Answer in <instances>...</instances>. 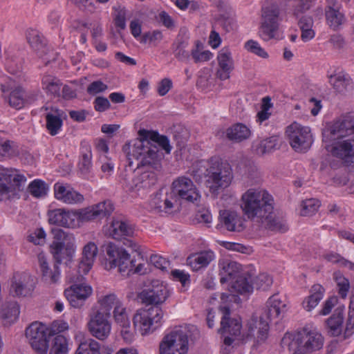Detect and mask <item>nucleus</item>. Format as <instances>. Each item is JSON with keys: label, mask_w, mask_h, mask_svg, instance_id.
<instances>
[{"label": "nucleus", "mask_w": 354, "mask_h": 354, "mask_svg": "<svg viewBox=\"0 0 354 354\" xmlns=\"http://www.w3.org/2000/svg\"><path fill=\"white\" fill-rule=\"evenodd\" d=\"M169 297L167 287L158 280L153 281L150 287L139 294L138 297L142 304L151 305L148 308L137 310L133 317L134 328L142 335H149L160 327L164 313L159 306Z\"/></svg>", "instance_id": "obj_1"}, {"label": "nucleus", "mask_w": 354, "mask_h": 354, "mask_svg": "<svg viewBox=\"0 0 354 354\" xmlns=\"http://www.w3.org/2000/svg\"><path fill=\"white\" fill-rule=\"evenodd\" d=\"M241 207L249 219L261 223L268 230L284 232L288 229L283 220L274 216V200L266 190H247L241 196Z\"/></svg>", "instance_id": "obj_2"}, {"label": "nucleus", "mask_w": 354, "mask_h": 354, "mask_svg": "<svg viewBox=\"0 0 354 354\" xmlns=\"http://www.w3.org/2000/svg\"><path fill=\"white\" fill-rule=\"evenodd\" d=\"M281 344L287 346L289 350L295 347L296 351L308 354L322 348L324 337L316 330L304 328L294 335L286 334L281 339Z\"/></svg>", "instance_id": "obj_3"}, {"label": "nucleus", "mask_w": 354, "mask_h": 354, "mask_svg": "<svg viewBox=\"0 0 354 354\" xmlns=\"http://www.w3.org/2000/svg\"><path fill=\"white\" fill-rule=\"evenodd\" d=\"M204 175L205 185L213 194L229 187L233 178L232 169L228 163L213 158L209 162Z\"/></svg>", "instance_id": "obj_4"}, {"label": "nucleus", "mask_w": 354, "mask_h": 354, "mask_svg": "<svg viewBox=\"0 0 354 354\" xmlns=\"http://www.w3.org/2000/svg\"><path fill=\"white\" fill-rule=\"evenodd\" d=\"M129 149L127 157L130 165L133 160H136L138 162V168L141 166H149L157 169L160 167L158 150L148 138L141 137L135 140L132 145H129Z\"/></svg>", "instance_id": "obj_5"}, {"label": "nucleus", "mask_w": 354, "mask_h": 354, "mask_svg": "<svg viewBox=\"0 0 354 354\" xmlns=\"http://www.w3.org/2000/svg\"><path fill=\"white\" fill-rule=\"evenodd\" d=\"M187 328L178 326L166 333L159 343V354H187Z\"/></svg>", "instance_id": "obj_6"}, {"label": "nucleus", "mask_w": 354, "mask_h": 354, "mask_svg": "<svg viewBox=\"0 0 354 354\" xmlns=\"http://www.w3.org/2000/svg\"><path fill=\"white\" fill-rule=\"evenodd\" d=\"M220 310L223 314L221 328L218 330L223 336V346L221 350L223 354H229L234 347L233 342L241 335L242 326L239 319L230 317V310L228 307H221Z\"/></svg>", "instance_id": "obj_7"}, {"label": "nucleus", "mask_w": 354, "mask_h": 354, "mask_svg": "<svg viewBox=\"0 0 354 354\" xmlns=\"http://www.w3.org/2000/svg\"><path fill=\"white\" fill-rule=\"evenodd\" d=\"M105 252L106 255L105 268L106 270L118 267L121 274L124 275L127 273L128 275L132 268L135 266V261L131 259L130 254L124 249L113 243H109L106 245Z\"/></svg>", "instance_id": "obj_8"}, {"label": "nucleus", "mask_w": 354, "mask_h": 354, "mask_svg": "<svg viewBox=\"0 0 354 354\" xmlns=\"http://www.w3.org/2000/svg\"><path fill=\"white\" fill-rule=\"evenodd\" d=\"M50 337L49 328L41 322H32L26 329V337L37 354L47 353Z\"/></svg>", "instance_id": "obj_9"}, {"label": "nucleus", "mask_w": 354, "mask_h": 354, "mask_svg": "<svg viewBox=\"0 0 354 354\" xmlns=\"http://www.w3.org/2000/svg\"><path fill=\"white\" fill-rule=\"evenodd\" d=\"M262 21L260 36L265 41L274 37L279 28L280 8L276 2H271L262 8Z\"/></svg>", "instance_id": "obj_10"}, {"label": "nucleus", "mask_w": 354, "mask_h": 354, "mask_svg": "<svg viewBox=\"0 0 354 354\" xmlns=\"http://www.w3.org/2000/svg\"><path fill=\"white\" fill-rule=\"evenodd\" d=\"M354 133V113L340 117L329 124L323 132V140L341 139Z\"/></svg>", "instance_id": "obj_11"}, {"label": "nucleus", "mask_w": 354, "mask_h": 354, "mask_svg": "<svg viewBox=\"0 0 354 354\" xmlns=\"http://www.w3.org/2000/svg\"><path fill=\"white\" fill-rule=\"evenodd\" d=\"M286 134L291 147L297 151L308 149L313 143V137L308 127L295 122L286 129Z\"/></svg>", "instance_id": "obj_12"}, {"label": "nucleus", "mask_w": 354, "mask_h": 354, "mask_svg": "<svg viewBox=\"0 0 354 354\" xmlns=\"http://www.w3.org/2000/svg\"><path fill=\"white\" fill-rule=\"evenodd\" d=\"M192 203H197L201 194L193 181L187 177L181 176L172 183L171 196Z\"/></svg>", "instance_id": "obj_13"}, {"label": "nucleus", "mask_w": 354, "mask_h": 354, "mask_svg": "<svg viewBox=\"0 0 354 354\" xmlns=\"http://www.w3.org/2000/svg\"><path fill=\"white\" fill-rule=\"evenodd\" d=\"M134 230L127 221L118 218H113L108 227L106 234L115 240H124V244L133 250L138 251L139 245L132 240L128 239L133 235Z\"/></svg>", "instance_id": "obj_14"}, {"label": "nucleus", "mask_w": 354, "mask_h": 354, "mask_svg": "<svg viewBox=\"0 0 354 354\" xmlns=\"http://www.w3.org/2000/svg\"><path fill=\"white\" fill-rule=\"evenodd\" d=\"M109 318L108 314H102L100 311L92 310L87 324L91 335L100 340L108 338L111 331Z\"/></svg>", "instance_id": "obj_15"}, {"label": "nucleus", "mask_w": 354, "mask_h": 354, "mask_svg": "<svg viewBox=\"0 0 354 354\" xmlns=\"http://www.w3.org/2000/svg\"><path fill=\"white\" fill-rule=\"evenodd\" d=\"M114 209L113 205L109 201H105L86 208L75 211L77 220L82 223L100 220L109 216Z\"/></svg>", "instance_id": "obj_16"}, {"label": "nucleus", "mask_w": 354, "mask_h": 354, "mask_svg": "<svg viewBox=\"0 0 354 354\" xmlns=\"http://www.w3.org/2000/svg\"><path fill=\"white\" fill-rule=\"evenodd\" d=\"M1 89L4 99L9 105L16 109L23 108L26 104L36 100L37 95H26L21 86L12 89L11 84L1 85Z\"/></svg>", "instance_id": "obj_17"}, {"label": "nucleus", "mask_w": 354, "mask_h": 354, "mask_svg": "<svg viewBox=\"0 0 354 354\" xmlns=\"http://www.w3.org/2000/svg\"><path fill=\"white\" fill-rule=\"evenodd\" d=\"M92 292V288L86 283H75L65 290L64 295L73 307L80 308L84 305Z\"/></svg>", "instance_id": "obj_18"}, {"label": "nucleus", "mask_w": 354, "mask_h": 354, "mask_svg": "<svg viewBox=\"0 0 354 354\" xmlns=\"http://www.w3.org/2000/svg\"><path fill=\"white\" fill-rule=\"evenodd\" d=\"M34 290L32 277L26 273H15L11 281L10 292L13 296L27 297Z\"/></svg>", "instance_id": "obj_19"}, {"label": "nucleus", "mask_w": 354, "mask_h": 354, "mask_svg": "<svg viewBox=\"0 0 354 354\" xmlns=\"http://www.w3.org/2000/svg\"><path fill=\"white\" fill-rule=\"evenodd\" d=\"M328 77V82L334 90L335 95L344 97L351 95L354 86L353 82L348 74L339 72L330 75Z\"/></svg>", "instance_id": "obj_20"}, {"label": "nucleus", "mask_w": 354, "mask_h": 354, "mask_svg": "<svg viewBox=\"0 0 354 354\" xmlns=\"http://www.w3.org/2000/svg\"><path fill=\"white\" fill-rule=\"evenodd\" d=\"M231 286L229 292H223L221 295V299L226 301L230 297H234L236 293L243 294L250 292L253 290L252 284V275L248 273L238 274L236 278L230 281Z\"/></svg>", "instance_id": "obj_21"}, {"label": "nucleus", "mask_w": 354, "mask_h": 354, "mask_svg": "<svg viewBox=\"0 0 354 354\" xmlns=\"http://www.w3.org/2000/svg\"><path fill=\"white\" fill-rule=\"evenodd\" d=\"M248 332L246 335H243V340H248L250 338L255 337V332L257 335V342H263L268 337L269 330L268 322L264 320L263 317H254L248 321L247 324Z\"/></svg>", "instance_id": "obj_22"}, {"label": "nucleus", "mask_w": 354, "mask_h": 354, "mask_svg": "<svg viewBox=\"0 0 354 354\" xmlns=\"http://www.w3.org/2000/svg\"><path fill=\"white\" fill-rule=\"evenodd\" d=\"M48 216V222L51 225L64 227H73L76 225L77 215L73 211L55 209L49 211Z\"/></svg>", "instance_id": "obj_23"}, {"label": "nucleus", "mask_w": 354, "mask_h": 354, "mask_svg": "<svg viewBox=\"0 0 354 354\" xmlns=\"http://www.w3.org/2000/svg\"><path fill=\"white\" fill-rule=\"evenodd\" d=\"M218 68L216 75L221 80H226L230 77V73L234 70V60L229 48L221 49L217 55Z\"/></svg>", "instance_id": "obj_24"}, {"label": "nucleus", "mask_w": 354, "mask_h": 354, "mask_svg": "<svg viewBox=\"0 0 354 354\" xmlns=\"http://www.w3.org/2000/svg\"><path fill=\"white\" fill-rule=\"evenodd\" d=\"M55 197L66 204H77L84 201V196L74 189L57 183L54 185Z\"/></svg>", "instance_id": "obj_25"}, {"label": "nucleus", "mask_w": 354, "mask_h": 354, "mask_svg": "<svg viewBox=\"0 0 354 354\" xmlns=\"http://www.w3.org/2000/svg\"><path fill=\"white\" fill-rule=\"evenodd\" d=\"M98 248L94 242H88L82 250V257L79 263L78 272L86 274L91 269L97 255Z\"/></svg>", "instance_id": "obj_26"}, {"label": "nucleus", "mask_w": 354, "mask_h": 354, "mask_svg": "<svg viewBox=\"0 0 354 354\" xmlns=\"http://www.w3.org/2000/svg\"><path fill=\"white\" fill-rule=\"evenodd\" d=\"M329 151L333 156L346 162H354V138L338 142Z\"/></svg>", "instance_id": "obj_27"}, {"label": "nucleus", "mask_w": 354, "mask_h": 354, "mask_svg": "<svg viewBox=\"0 0 354 354\" xmlns=\"http://www.w3.org/2000/svg\"><path fill=\"white\" fill-rule=\"evenodd\" d=\"M219 221L223 227L230 232H241L244 228L242 218L234 211L221 210Z\"/></svg>", "instance_id": "obj_28"}, {"label": "nucleus", "mask_w": 354, "mask_h": 354, "mask_svg": "<svg viewBox=\"0 0 354 354\" xmlns=\"http://www.w3.org/2000/svg\"><path fill=\"white\" fill-rule=\"evenodd\" d=\"M214 259L215 254L212 250H203L191 254L186 261L193 271H198L207 268Z\"/></svg>", "instance_id": "obj_29"}, {"label": "nucleus", "mask_w": 354, "mask_h": 354, "mask_svg": "<svg viewBox=\"0 0 354 354\" xmlns=\"http://www.w3.org/2000/svg\"><path fill=\"white\" fill-rule=\"evenodd\" d=\"M26 39L32 49L39 57L43 58L45 55H48L46 39L37 30H28Z\"/></svg>", "instance_id": "obj_30"}, {"label": "nucleus", "mask_w": 354, "mask_h": 354, "mask_svg": "<svg viewBox=\"0 0 354 354\" xmlns=\"http://www.w3.org/2000/svg\"><path fill=\"white\" fill-rule=\"evenodd\" d=\"M37 258L42 279L49 284L56 283L59 277V266L55 263L53 269H51L48 266L46 257L43 253H39Z\"/></svg>", "instance_id": "obj_31"}, {"label": "nucleus", "mask_w": 354, "mask_h": 354, "mask_svg": "<svg viewBox=\"0 0 354 354\" xmlns=\"http://www.w3.org/2000/svg\"><path fill=\"white\" fill-rule=\"evenodd\" d=\"M51 253L55 261V264L59 265L63 259L66 257H69L73 255L75 252L73 243H66L60 241H53L51 245Z\"/></svg>", "instance_id": "obj_32"}, {"label": "nucleus", "mask_w": 354, "mask_h": 354, "mask_svg": "<svg viewBox=\"0 0 354 354\" xmlns=\"http://www.w3.org/2000/svg\"><path fill=\"white\" fill-rule=\"evenodd\" d=\"M286 311V304L281 301L278 295H274L267 301L266 315L272 320L283 317Z\"/></svg>", "instance_id": "obj_33"}, {"label": "nucleus", "mask_w": 354, "mask_h": 354, "mask_svg": "<svg viewBox=\"0 0 354 354\" xmlns=\"http://www.w3.org/2000/svg\"><path fill=\"white\" fill-rule=\"evenodd\" d=\"M62 81L55 76L46 74L41 79V87L47 95L52 97H59L61 96Z\"/></svg>", "instance_id": "obj_34"}, {"label": "nucleus", "mask_w": 354, "mask_h": 354, "mask_svg": "<svg viewBox=\"0 0 354 354\" xmlns=\"http://www.w3.org/2000/svg\"><path fill=\"white\" fill-rule=\"evenodd\" d=\"M250 129L242 123H236L228 127L225 131L226 138L232 142H240L250 138Z\"/></svg>", "instance_id": "obj_35"}, {"label": "nucleus", "mask_w": 354, "mask_h": 354, "mask_svg": "<svg viewBox=\"0 0 354 354\" xmlns=\"http://www.w3.org/2000/svg\"><path fill=\"white\" fill-rule=\"evenodd\" d=\"M344 310L340 308L335 310L333 314L326 321L328 333L334 337L339 336L343 329Z\"/></svg>", "instance_id": "obj_36"}, {"label": "nucleus", "mask_w": 354, "mask_h": 354, "mask_svg": "<svg viewBox=\"0 0 354 354\" xmlns=\"http://www.w3.org/2000/svg\"><path fill=\"white\" fill-rule=\"evenodd\" d=\"M97 303L100 307L93 308L92 310L100 311L102 314H108L109 317H111L112 309H116L118 306L123 304L115 294H109L101 297L97 300Z\"/></svg>", "instance_id": "obj_37"}, {"label": "nucleus", "mask_w": 354, "mask_h": 354, "mask_svg": "<svg viewBox=\"0 0 354 354\" xmlns=\"http://www.w3.org/2000/svg\"><path fill=\"white\" fill-rule=\"evenodd\" d=\"M13 172H17V171L0 167V201L10 198L9 194L12 192V188L8 185L12 183Z\"/></svg>", "instance_id": "obj_38"}, {"label": "nucleus", "mask_w": 354, "mask_h": 354, "mask_svg": "<svg viewBox=\"0 0 354 354\" xmlns=\"http://www.w3.org/2000/svg\"><path fill=\"white\" fill-rule=\"evenodd\" d=\"M189 42L187 39L178 37L171 45L173 54L176 59L180 62H188L191 52L187 50Z\"/></svg>", "instance_id": "obj_39"}, {"label": "nucleus", "mask_w": 354, "mask_h": 354, "mask_svg": "<svg viewBox=\"0 0 354 354\" xmlns=\"http://www.w3.org/2000/svg\"><path fill=\"white\" fill-rule=\"evenodd\" d=\"M325 289L320 284H315L310 290V295L303 301L304 309L308 311L315 308L319 302L322 299Z\"/></svg>", "instance_id": "obj_40"}, {"label": "nucleus", "mask_w": 354, "mask_h": 354, "mask_svg": "<svg viewBox=\"0 0 354 354\" xmlns=\"http://www.w3.org/2000/svg\"><path fill=\"white\" fill-rule=\"evenodd\" d=\"M138 133L140 137L148 138L150 142L153 141L157 143L166 153H170L171 147L169 145V140L167 136L160 135L155 131H149L145 129H140Z\"/></svg>", "instance_id": "obj_41"}, {"label": "nucleus", "mask_w": 354, "mask_h": 354, "mask_svg": "<svg viewBox=\"0 0 354 354\" xmlns=\"http://www.w3.org/2000/svg\"><path fill=\"white\" fill-rule=\"evenodd\" d=\"M313 24L314 21L311 17L305 15L299 19L298 26L301 32V39L303 41H309L315 37V32L313 29Z\"/></svg>", "instance_id": "obj_42"}, {"label": "nucleus", "mask_w": 354, "mask_h": 354, "mask_svg": "<svg viewBox=\"0 0 354 354\" xmlns=\"http://www.w3.org/2000/svg\"><path fill=\"white\" fill-rule=\"evenodd\" d=\"M61 112L56 109L54 113H48L46 115V129L51 136L57 135L62 126Z\"/></svg>", "instance_id": "obj_43"}, {"label": "nucleus", "mask_w": 354, "mask_h": 354, "mask_svg": "<svg viewBox=\"0 0 354 354\" xmlns=\"http://www.w3.org/2000/svg\"><path fill=\"white\" fill-rule=\"evenodd\" d=\"M316 0H288L292 15L299 17L309 10Z\"/></svg>", "instance_id": "obj_44"}, {"label": "nucleus", "mask_w": 354, "mask_h": 354, "mask_svg": "<svg viewBox=\"0 0 354 354\" xmlns=\"http://www.w3.org/2000/svg\"><path fill=\"white\" fill-rule=\"evenodd\" d=\"M84 151H82V154L78 163V168L82 174H88L92 169V154L91 147L88 145H82Z\"/></svg>", "instance_id": "obj_45"}, {"label": "nucleus", "mask_w": 354, "mask_h": 354, "mask_svg": "<svg viewBox=\"0 0 354 354\" xmlns=\"http://www.w3.org/2000/svg\"><path fill=\"white\" fill-rule=\"evenodd\" d=\"M134 185L138 189H147L154 185L157 182L156 175L154 172L146 171L137 176L134 180Z\"/></svg>", "instance_id": "obj_46"}, {"label": "nucleus", "mask_w": 354, "mask_h": 354, "mask_svg": "<svg viewBox=\"0 0 354 354\" xmlns=\"http://www.w3.org/2000/svg\"><path fill=\"white\" fill-rule=\"evenodd\" d=\"M19 307L16 301L6 302L2 307L1 317L11 323L15 322L19 315Z\"/></svg>", "instance_id": "obj_47"}, {"label": "nucleus", "mask_w": 354, "mask_h": 354, "mask_svg": "<svg viewBox=\"0 0 354 354\" xmlns=\"http://www.w3.org/2000/svg\"><path fill=\"white\" fill-rule=\"evenodd\" d=\"M74 354H101L100 344L93 339H87L80 344Z\"/></svg>", "instance_id": "obj_48"}, {"label": "nucleus", "mask_w": 354, "mask_h": 354, "mask_svg": "<svg viewBox=\"0 0 354 354\" xmlns=\"http://www.w3.org/2000/svg\"><path fill=\"white\" fill-rule=\"evenodd\" d=\"M68 341L62 335L55 336L53 340L49 354H68Z\"/></svg>", "instance_id": "obj_49"}, {"label": "nucleus", "mask_w": 354, "mask_h": 354, "mask_svg": "<svg viewBox=\"0 0 354 354\" xmlns=\"http://www.w3.org/2000/svg\"><path fill=\"white\" fill-rule=\"evenodd\" d=\"M241 265L235 261L229 262L227 265L223 267V272L227 276L221 277L220 281L224 283L227 281H232L235 279L239 273Z\"/></svg>", "instance_id": "obj_50"}, {"label": "nucleus", "mask_w": 354, "mask_h": 354, "mask_svg": "<svg viewBox=\"0 0 354 354\" xmlns=\"http://www.w3.org/2000/svg\"><path fill=\"white\" fill-rule=\"evenodd\" d=\"M300 214L303 216H310L315 214L320 207V202L315 198L303 201L301 203Z\"/></svg>", "instance_id": "obj_51"}, {"label": "nucleus", "mask_w": 354, "mask_h": 354, "mask_svg": "<svg viewBox=\"0 0 354 354\" xmlns=\"http://www.w3.org/2000/svg\"><path fill=\"white\" fill-rule=\"evenodd\" d=\"M113 317L118 326L131 323L129 311L123 304L113 310Z\"/></svg>", "instance_id": "obj_52"}, {"label": "nucleus", "mask_w": 354, "mask_h": 354, "mask_svg": "<svg viewBox=\"0 0 354 354\" xmlns=\"http://www.w3.org/2000/svg\"><path fill=\"white\" fill-rule=\"evenodd\" d=\"M327 24L334 30H337L344 22L345 17L340 11L325 13Z\"/></svg>", "instance_id": "obj_53"}, {"label": "nucleus", "mask_w": 354, "mask_h": 354, "mask_svg": "<svg viewBox=\"0 0 354 354\" xmlns=\"http://www.w3.org/2000/svg\"><path fill=\"white\" fill-rule=\"evenodd\" d=\"M272 283V279L266 273L259 274L255 278L252 277L253 288L263 290H267Z\"/></svg>", "instance_id": "obj_54"}, {"label": "nucleus", "mask_w": 354, "mask_h": 354, "mask_svg": "<svg viewBox=\"0 0 354 354\" xmlns=\"http://www.w3.org/2000/svg\"><path fill=\"white\" fill-rule=\"evenodd\" d=\"M278 142V137L272 136L261 140L257 148L258 153L263 154L275 149Z\"/></svg>", "instance_id": "obj_55"}, {"label": "nucleus", "mask_w": 354, "mask_h": 354, "mask_svg": "<svg viewBox=\"0 0 354 354\" xmlns=\"http://www.w3.org/2000/svg\"><path fill=\"white\" fill-rule=\"evenodd\" d=\"M334 279L337 283L339 295L342 298H346L350 289L349 281L339 273H335Z\"/></svg>", "instance_id": "obj_56"}, {"label": "nucleus", "mask_w": 354, "mask_h": 354, "mask_svg": "<svg viewBox=\"0 0 354 354\" xmlns=\"http://www.w3.org/2000/svg\"><path fill=\"white\" fill-rule=\"evenodd\" d=\"M199 42L197 41L196 47L191 50V55L195 63L205 62L210 60L213 54L209 50L199 51Z\"/></svg>", "instance_id": "obj_57"}, {"label": "nucleus", "mask_w": 354, "mask_h": 354, "mask_svg": "<svg viewBox=\"0 0 354 354\" xmlns=\"http://www.w3.org/2000/svg\"><path fill=\"white\" fill-rule=\"evenodd\" d=\"M30 193L35 197H41L46 194L45 183L41 180H33L28 186Z\"/></svg>", "instance_id": "obj_58"}, {"label": "nucleus", "mask_w": 354, "mask_h": 354, "mask_svg": "<svg viewBox=\"0 0 354 354\" xmlns=\"http://www.w3.org/2000/svg\"><path fill=\"white\" fill-rule=\"evenodd\" d=\"M245 48L248 51L254 53L261 58L266 59L268 57L267 52H266V50L262 48L259 44L256 41L252 39L248 40L245 44Z\"/></svg>", "instance_id": "obj_59"}, {"label": "nucleus", "mask_w": 354, "mask_h": 354, "mask_svg": "<svg viewBox=\"0 0 354 354\" xmlns=\"http://www.w3.org/2000/svg\"><path fill=\"white\" fill-rule=\"evenodd\" d=\"M52 233L53 234L54 241H60L66 243H73L74 241V236L72 234H68L61 229H53Z\"/></svg>", "instance_id": "obj_60"}, {"label": "nucleus", "mask_w": 354, "mask_h": 354, "mask_svg": "<svg viewBox=\"0 0 354 354\" xmlns=\"http://www.w3.org/2000/svg\"><path fill=\"white\" fill-rule=\"evenodd\" d=\"M120 335L124 342L131 343L134 339V329L131 327V323L119 326Z\"/></svg>", "instance_id": "obj_61"}, {"label": "nucleus", "mask_w": 354, "mask_h": 354, "mask_svg": "<svg viewBox=\"0 0 354 354\" xmlns=\"http://www.w3.org/2000/svg\"><path fill=\"white\" fill-rule=\"evenodd\" d=\"M108 86L102 81H94L91 82L87 87L86 91L89 95H95L97 93L104 92L107 89Z\"/></svg>", "instance_id": "obj_62"}, {"label": "nucleus", "mask_w": 354, "mask_h": 354, "mask_svg": "<svg viewBox=\"0 0 354 354\" xmlns=\"http://www.w3.org/2000/svg\"><path fill=\"white\" fill-rule=\"evenodd\" d=\"M46 233L41 228L37 229L33 233L28 236L30 242H32L35 245H43L45 243Z\"/></svg>", "instance_id": "obj_63"}, {"label": "nucleus", "mask_w": 354, "mask_h": 354, "mask_svg": "<svg viewBox=\"0 0 354 354\" xmlns=\"http://www.w3.org/2000/svg\"><path fill=\"white\" fill-rule=\"evenodd\" d=\"M150 262L157 268L165 270L169 266V261L158 254L150 257Z\"/></svg>", "instance_id": "obj_64"}]
</instances>
